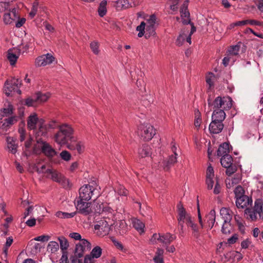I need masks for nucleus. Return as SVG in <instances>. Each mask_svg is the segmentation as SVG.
<instances>
[{"label": "nucleus", "instance_id": "1", "mask_svg": "<svg viewBox=\"0 0 263 263\" xmlns=\"http://www.w3.org/2000/svg\"><path fill=\"white\" fill-rule=\"evenodd\" d=\"M46 131L42 126L39 128V131L36 133V144L33 147V151L35 153L37 154L41 151L46 157H47L50 161L54 163L59 162L58 159H54V157L57 156V152L52 148V147L46 141H45L41 136H45Z\"/></svg>", "mask_w": 263, "mask_h": 263}, {"label": "nucleus", "instance_id": "2", "mask_svg": "<svg viewBox=\"0 0 263 263\" xmlns=\"http://www.w3.org/2000/svg\"><path fill=\"white\" fill-rule=\"evenodd\" d=\"M54 139L60 145H67L70 142L76 141L73 129L68 124H63L59 127V131L54 135Z\"/></svg>", "mask_w": 263, "mask_h": 263}, {"label": "nucleus", "instance_id": "3", "mask_svg": "<svg viewBox=\"0 0 263 263\" xmlns=\"http://www.w3.org/2000/svg\"><path fill=\"white\" fill-rule=\"evenodd\" d=\"M209 106L212 107L213 109H223L227 110L230 109L232 106V99L230 97H217L215 98L213 102H211L210 99H208Z\"/></svg>", "mask_w": 263, "mask_h": 263}, {"label": "nucleus", "instance_id": "4", "mask_svg": "<svg viewBox=\"0 0 263 263\" xmlns=\"http://www.w3.org/2000/svg\"><path fill=\"white\" fill-rule=\"evenodd\" d=\"M22 85V81L19 79L13 78L10 80H7L5 84L4 92L6 95L9 96L12 92H16L21 94L20 88Z\"/></svg>", "mask_w": 263, "mask_h": 263}, {"label": "nucleus", "instance_id": "5", "mask_svg": "<svg viewBox=\"0 0 263 263\" xmlns=\"http://www.w3.org/2000/svg\"><path fill=\"white\" fill-rule=\"evenodd\" d=\"M262 205V200L260 199L256 200L253 208H247L245 210V214L248 216L247 218H250L252 220H255L257 218V214H259L260 218H263Z\"/></svg>", "mask_w": 263, "mask_h": 263}, {"label": "nucleus", "instance_id": "6", "mask_svg": "<svg viewBox=\"0 0 263 263\" xmlns=\"http://www.w3.org/2000/svg\"><path fill=\"white\" fill-rule=\"evenodd\" d=\"M155 134L153 126L149 124H141L138 127V134L144 141L151 140Z\"/></svg>", "mask_w": 263, "mask_h": 263}, {"label": "nucleus", "instance_id": "7", "mask_svg": "<svg viewBox=\"0 0 263 263\" xmlns=\"http://www.w3.org/2000/svg\"><path fill=\"white\" fill-rule=\"evenodd\" d=\"M49 92L42 93L38 91L31 98H28L25 100V104L28 106H34L39 103L46 101L50 97Z\"/></svg>", "mask_w": 263, "mask_h": 263}, {"label": "nucleus", "instance_id": "8", "mask_svg": "<svg viewBox=\"0 0 263 263\" xmlns=\"http://www.w3.org/2000/svg\"><path fill=\"white\" fill-rule=\"evenodd\" d=\"M96 192V190L93 186L89 184L84 185L79 189V197L78 199L88 201Z\"/></svg>", "mask_w": 263, "mask_h": 263}, {"label": "nucleus", "instance_id": "9", "mask_svg": "<svg viewBox=\"0 0 263 263\" xmlns=\"http://www.w3.org/2000/svg\"><path fill=\"white\" fill-rule=\"evenodd\" d=\"M81 199H77L75 202V205L78 213L84 215H88L92 212L90 207L91 202H87Z\"/></svg>", "mask_w": 263, "mask_h": 263}, {"label": "nucleus", "instance_id": "10", "mask_svg": "<svg viewBox=\"0 0 263 263\" xmlns=\"http://www.w3.org/2000/svg\"><path fill=\"white\" fill-rule=\"evenodd\" d=\"M138 0H118L115 2L114 6L117 10L125 9L129 7H135L139 5Z\"/></svg>", "mask_w": 263, "mask_h": 263}, {"label": "nucleus", "instance_id": "11", "mask_svg": "<svg viewBox=\"0 0 263 263\" xmlns=\"http://www.w3.org/2000/svg\"><path fill=\"white\" fill-rule=\"evenodd\" d=\"M109 223V222L106 220V218L104 216L103 219L99 221L98 223L95 226V229L99 231L100 235H106L110 231V226L111 224H110Z\"/></svg>", "mask_w": 263, "mask_h": 263}, {"label": "nucleus", "instance_id": "12", "mask_svg": "<svg viewBox=\"0 0 263 263\" xmlns=\"http://www.w3.org/2000/svg\"><path fill=\"white\" fill-rule=\"evenodd\" d=\"M86 250L83 248L80 245H76V248L74 249V255L71 256L70 258L72 263H83L82 259L80 258L82 257L84 252Z\"/></svg>", "mask_w": 263, "mask_h": 263}, {"label": "nucleus", "instance_id": "13", "mask_svg": "<svg viewBox=\"0 0 263 263\" xmlns=\"http://www.w3.org/2000/svg\"><path fill=\"white\" fill-rule=\"evenodd\" d=\"M54 58L49 53L42 55L37 57L35 62L36 66H44L47 64H50L53 61Z\"/></svg>", "mask_w": 263, "mask_h": 263}, {"label": "nucleus", "instance_id": "14", "mask_svg": "<svg viewBox=\"0 0 263 263\" xmlns=\"http://www.w3.org/2000/svg\"><path fill=\"white\" fill-rule=\"evenodd\" d=\"M95 212L97 213L105 214L107 213L112 217L113 210L107 206H105L103 203H98L96 200L95 201Z\"/></svg>", "mask_w": 263, "mask_h": 263}, {"label": "nucleus", "instance_id": "15", "mask_svg": "<svg viewBox=\"0 0 263 263\" xmlns=\"http://www.w3.org/2000/svg\"><path fill=\"white\" fill-rule=\"evenodd\" d=\"M205 183L208 190L213 189L214 183V172L213 168L211 165L208 167L206 170Z\"/></svg>", "mask_w": 263, "mask_h": 263}, {"label": "nucleus", "instance_id": "16", "mask_svg": "<svg viewBox=\"0 0 263 263\" xmlns=\"http://www.w3.org/2000/svg\"><path fill=\"white\" fill-rule=\"evenodd\" d=\"M252 203V199L248 196H242L236 199V205L238 209H244Z\"/></svg>", "mask_w": 263, "mask_h": 263}, {"label": "nucleus", "instance_id": "17", "mask_svg": "<svg viewBox=\"0 0 263 263\" xmlns=\"http://www.w3.org/2000/svg\"><path fill=\"white\" fill-rule=\"evenodd\" d=\"M224 127L223 122L212 121L209 125V130L211 133L219 134Z\"/></svg>", "mask_w": 263, "mask_h": 263}, {"label": "nucleus", "instance_id": "18", "mask_svg": "<svg viewBox=\"0 0 263 263\" xmlns=\"http://www.w3.org/2000/svg\"><path fill=\"white\" fill-rule=\"evenodd\" d=\"M18 17L17 10L13 8L10 12L5 13L4 15V22L6 24H10L12 22V21L15 20Z\"/></svg>", "mask_w": 263, "mask_h": 263}, {"label": "nucleus", "instance_id": "19", "mask_svg": "<svg viewBox=\"0 0 263 263\" xmlns=\"http://www.w3.org/2000/svg\"><path fill=\"white\" fill-rule=\"evenodd\" d=\"M67 147L70 150H77V151L81 154L84 150V146L81 141H78L76 138V141L70 142L67 145Z\"/></svg>", "mask_w": 263, "mask_h": 263}, {"label": "nucleus", "instance_id": "20", "mask_svg": "<svg viewBox=\"0 0 263 263\" xmlns=\"http://www.w3.org/2000/svg\"><path fill=\"white\" fill-rule=\"evenodd\" d=\"M159 238L160 239V242L165 246H167L175 240L176 238V236L170 233H166L159 235Z\"/></svg>", "mask_w": 263, "mask_h": 263}, {"label": "nucleus", "instance_id": "21", "mask_svg": "<svg viewBox=\"0 0 263 263\" xmlns=\"http://www.w3.org/2000/svg\"><path fill=\"white\" fill-rule=\"evenodd\" d=\"M178 220H185L186 224L191 219L190 215L187 214L182 205H178Z\"/></svg>", "mask_w": 263, "mask_h": 263}, {"label": "nucleus", "instance_id": "22", "mask_svg": "<svg viewBox=\"0 0 263 263\" xmlns=\"http://www.w3.org/2000/svg\"><path fill=\"white\" fill-rule=\"evenodd\" d=\"M226 113L223 109H214L212 116V121L223 122L226 118Z\"/></svg>", "mask_w": 263, "mask_h": 263}, {"label": "nucleus", "instance_id": "23", "mask_svg": "<svg viewBox=\"0 0 263 263\" xmlns=\"http://www.w3.org/2000/svg\"><path fill=\"white\" fill-rule=\"evenodd\" d=\"M220 214L225 222H230L232 219V212L228 208H222Z\"/></svg>", "mask_w": 263, "mask_h": 263}, {"label": "nucleus", "instance_id": "24", "mask_svg": "<svg viewBox=\"0 0 263 263\" xmlns=\"http://www.w3.org/2000/svg\"><path fill=\"white\" fill-rule=\"evenodd\" d=\"M47 174L50 175V177L47 176V177L51 178L53 181L59 182L63 175L58 173L55 170L47 168L46 170Z\"/></svg>", "mask_w": 263, "mask_h": 263}, {"label": "nucleus", "instance_id": "25", "mask_svg": "<svg viewBox=\"0 0 263 263\" xmlns=\"http://www.w3.org/2000/svg\"><path fill=\"white\" fill-rule=\"evenodd\" d=\"M177 162L176 156L172 155L168 158L162 162L163 166L165 171H167Z\"/></svg>", "mask_w": 263, "mask_h": 263}, {"label": "nucleus", "instance_id": "26", "mask_svg": "<svg viewBox=\"0 0 263 263\" xmlns=\"http://www.w3.org/2000/svg\"><path fill=\"white\" fill-rule=\"evenodd\" d=\"M151 147L148 145L144 144L139 148V155L142 158L149 156L151 154Z\"/></svg>", "mask_w": 263, "mask_h": 263}, {"label": "nucleus", "instance_id": "27", "mask_svg": "<svg viewBox=\"0 0 263 263\" xmlns=\"http://www.w3.org/2000/svg\"><path fill=\"white\" fill-rule=\"evenodd\" d=\"M229 147V144L227 142L221 144L217 150V155L221 156L229 155L228 153L230 152Z\"/></svg>", "mask_w": 263, "mask_h": 263}, {"label": "nucleus", "instance_id": "28", "mask_svg": "<svg viewBox=\"0 0 263 263\" xmlns=\"http://www.w3.org/2000/svg\"><path fill=\"white\" fill-rule=\"evenodd\" d=\"M38 121V118L36 114L30 115L27 121V126L29 129H34L36 128V125Z\"/></svg>", "mask_w": 263, "mask_h": 263}, {"label": "nucleus", "instance_id": "29", "mask_svg": "<svg viewBox=\"0 0 263 263\" xmlns=\"http://www.w3.org/2000/svg\"><path fill=\"white\" fill-rule=\"evenodd\" d=\"M233 158L230 155H225L222 156L220 163L223 167H228L232 164Z\"/></svg>", "mask_w": 263, "mask_h": 263}, {"label": "nucleus", "instance_id": "30", "mask_svg": "<svg viewBox=\"0 0 263 263\" xmlns=\"http://www.w3.org/2000/svg\"><path fill=\"white\" fill-rule=\"evenodd\" d=\"M189 1L185 0L181 6L180 12L181 18L190 17V12L188 10Z\"/></svg>", "mask_w": 263, "mask_h": 263}, {"label": "nucleus", "instance_id": "31", "mask_svg": "<svg viewBox=\"0 0 263 263\" xmlns=\"http://www.w3.org/2000/svg\"><path fill=\"white\" fill-rule=\"evenodd\" d=\"M133 227L140 233L144 232L145 225L144 223L139 219H134L133 220Z\"/></svg>", "mask_w": 263, "mask_h": 263}, {"label": "nucleus", "instance_id": "32", "mask_svg": "<svg viewBox=\"0 0 263 263\" xmlns=\"http://www.w3.org/2000/svg\"><path fill=\"white\" fill-rule=\"evenodd\" d=\"M16 121L15 117H11L5 120V122L0 127L1 129L7 130V128Z\"/></svg>", "mask_w": 263, "mask_h": 263}, {"label": "nucleus", "instance_id": "33", "mask_svg": "<svg viewBox=\"0 0 263 263\" xmlns=\"http://www.w3.org/2000/svg\"><path fill=\"white\" fill-rule=\"evenodd\" d=\"M106 1L104 0L100 3L98 10L100 16L103 17L106 14Z\"/></svg>", "mask_w": 263, "mask_h": 263}, {"label": "nucleus", "instance_id": "34", "mask_svg": "<svg viewBox=\"0 0 263 263\" xmlns=\"http://www.w3.org/2000/svg\"><path fill=\"white\" fill-rule=\"evenodd\" d=\"M76 214V212L67 213L62 211H58L56 213L55 216L60 218H71L73 217Z\"/></svg>", "mask_w": 263, "mask_h": 263}, {"label": "nucleus", "instance_id": "35", "mask_svg": "<svg viewBox=\"0 0 263 263\" xmlns=\"http://www.w3.org/2000/svg\"><path fill=\"white\" fill-rule=\"evenodd\" d=\"M18 55H16V52H13L12 50H9L7 54V58L9 61L10 64L13 65L15 64Z\"/></svg>", "mask_w": 263, "mask_h": 263}, {"label": "nucleus", "instance_id": "36", "mask_svg": "<svg viewBox=\"0 0 263 263\" xmlns=\"http://www.w3.org/2000/svg\"><path fill=\"white\" fill-rule=\"evenodd\" d=\"M60 242V248L62 251H66L69 247V243L67 239L63 236H61L58 238Z\"/></svg>", "mask_w": 263, "mask_h": 263}, {"label": "nucleus", "instance_id": "37", "mask_svg": "<svg viewBox=\"0 0 263 263\" xmlns=\"http://www.w3.org/2000/svg\"><path fill=\"white\" fill-rule=\"evenodd\" d=\"M7 141L8 143V148L9 151L13 154H15L16 152V145L15 144V142L13 139L10 137L7 138Z\"/></svg>", "mask_w": 263, "mask_h": 263}, {"label": "nucleus", "instance_id": "38", "mask_svg": "<svg viewBox=\"0 0 263 263\" xmlns=\"http://www.w3.org/2000/svg\"><path fill=\"white\" fill-rule=\"evenodd\" d=\"M241 45L242 43L241 42H239L237 45L231 46L228 50L229 54L231 55H237Z\"/></svg>", "mask_w": 263, "mask_h": 263}, {"label": "nucleus", "instance_id": "39", "mask_svg": "<svg viewBox=\"0 0 263 263\" xmlns=\"http://www.w3.org/2000/svg\"><path fill=\"white\" fill-rule=\"evenodd\" d=\"M59 245L58 242L52 241H50L47 247V249L51 253H54L59 250Z\"/></svg>", "mask_w": 263, "mask_h": 263}, {"label": "nucleus", "instance_id": "40", "mask_svg": "<svg viewBox=\"0 0 263 263\" xmlns=\"http://www.w3.org/2000/svg\"><path fill=\"white\" fill-rule=\"evenodd\" d=\"M234 193H235L236 199H237V198H239V197L246 196L244 195L245 190L243 189V187L240 185L237 186L235 189Z\"/></svg>", "mask_w": 263, "mask_h": 263}, {"label": "nucleus", "instance_id": "41", "mask_svg": "<svg viewBox=\"0 0 263 263\" xmlns=\"http://www.w3.org/2000/svg\"><path fill=\"white\" fill-rule=\"evenodd\" d=\"M90 254H91L95 258H98L102 254V249L99 246H96L93 248L90 252Z\"/></svg>", "mask_w": 263, "mask_h": 263}, {"label": "nucleus", "instance_id": "42", "mask_svg": "<svg viewBox=\"0 0 263 263\" xmlns=\"http://www.w3.org/2000/svg\"><path fill=\"white\" fill-rule=\"evenodd\" d=\"M146 33L145 35V38L147 39L151 36H153L155 34V26H146Z\"/></svg>", "mask_w": 263, "mask_h": 263}, {"label": "nucleus", "instance_id": "43", "mask_svg": "<svg viewBox=\"0 0 263 263\" xmlns=\"http://www.w3.org/2000/svg\"><path fill=\"white\" fill-rule=\"evenodd\" d=\"M58 183L61 184L63 187L65 189H69L71 185L69 180L66 178L63 175L62 176Z\"/></svg>", "mask_w": 263, "mask_h": 263}, {"label": "nucleus", "instance_id": "44", "mask_svg": "<svg viewBox=\"0 0 263 263\" xmlns=\"http://www.w3.org/2000/svg\"><path fill=\"white\" fill-rule=\"evenodd\" d=\"M90 47L94 54H98L99 53V43L98 42L93 41L91 42V43L90 44Z\"/></svg>", "mask_w": 263, "mask_h": 263}, {"label": "nucleus", "instance_id": "45", "mask_svg": "<svg viewBox=\"0 0 263 263\" xmlns=\"http://www.w3.org/2000/svg\"><path fill=\"white\" fill-rule=\"evenodd\" d=\"M231 229L232 228L230 222H224L221 229L222 233L225 234H229L231 232Z\"/></svg>", "mask_w": 263, "mask_h": 263}, {"label": "nucleus", "instance_id": "46", "mask_svg": "<svg viewBox=\"0 0 263 263\" xmlns=\"http://www.w3.org/2000/svg\"><path fill=\"white\" fill-rule=\"evenodd\" d=\"M61 158L66 161H69L71 158V154L67 151H63L60 154Z\"/></svg>", "mask_w": 263, "mask_h": 263}, {"label": "nucleus", "instance_id": "47", "mask_svg": "<svg viewBox=\"0 0 263 263\" xmlns=\"http://www.w3.org/2000/svg\"><path fill=\"white\" fill-rule=\"evenodd\" d=\"M156 17L154 15H151L146 20L145 26H155Z\"/></svg>", "mask_w": 263, "mask_h": 263}, {"label": "nucleus", "instance_id": "48", "mask_svg": "<svg viewBox=\"0 0 263 263\" xmlns=\"http://www.w3.org/2000/svg\"><path fill=\"white\" fill-rule=\"evenodd\" d=\"M80 241L77 245H80L83 248L86 250H89L90 248V243L85 239H81Z\"/></svg>", "mask_w": 263, "mask_h": 263}, {"label": "nucleus", "instance_id": "49", "mask_svg": "<svg viewBox=\"0 0 263 263\" xmlns=\"http://www.w3.org/2000/svg\"><path fill=\"white\" fill-rule=\"evenodd\" d=\"M13 107L11 104H9L7 108H5L2 111L5 116H9L13 114Z\"/></svg>", "mask_w": 263, "mask_h": 263}, {"label": "nucleus", "instance_id": "50", "mask_svg": "<svg viewBox=\"0 0 263 263\" xmlns=\"http://www.w3.org/2000/svg\"><path fill=\"white\" fill-rule=\"evenodd\" d=\"M226 168H227L226 173L228 176H230L231 175L234 173L237 170L236 166L235 165L233 164Z\"/></svg>", "mask_w": 263, "mask_h": 263}, {"label": "nucleus", "instance_id": "51", "mask_svg": "<svg viewBox=\"0 0 263 263\" xmlns=\"http://www.w3.org/2000/svg\"><path fill=\"white\" fill-rule=\"evenodd\" d=\"M214 74L212 73H210L206 77V82L209 85V88H212L214 86L213 81Z\"/></svg>", "mask_w": 263, "mask_h": 263}, {"label": "nucleus", "instance_id": "52", "mask_svg": "<svg viewBox=\"0 0 263 263\" xmlns=\"http://www.w3.org/2000/svg\"><path fill=\"white\" fill-rule=\"evenodd\" d=\"M201 122V118L200 117V113L198 110L195 112V126L197 127H199L200 125Z\"/></svg>", "mask_w": 263, "mask_h": 263}, {"label": "nucleus", "instance_id": "53", "mask_svg": "<svg viewBox=\"0 0 263 263\" xmlns=\"http://www.w3.org/2000/svg\"><path fill=\"white\" fill-rule=\"evenodd\" d=\"M179 0H169V3H171V5L170 6V9L174 11H177L178 10V7L177 4L178 3Z\"/></svg>", "mask_w": 263, "mask_h": 263}, {"label": "nucleus", "instance_id": "54", "mask_svg": "<svg viewBox=\"0 0 263 263\" xmlns=\"http://www.w3.org/2000/svg\"><path fill=\"white\" fill-rule=\"evenodd\" d=\"M95 258L91 255H86L84 257V263H95Z\"/></svg>", "mask_w": 263, "mask_h": 263}, {"label": "nucleus", "instance_id": "55", "mask_svg": "<svg viewBox=\"0 0 263 263\" xmlns=\"http://www.w3.org/2000/svg\"><path fill=\"white\" fill-rule=\"evenodd\" d=\"M216 212L214 210H211L209 213L206 216V220L211 221V220L215 219Z\"/></svg>", "mask_w": 263, "mask_h": 263}, {"label": "nucleus", "instance_id": "56", "mask_svg": "<svg viewBox=\"0 0 263 263\" xmlns=\"http://www.w3.org/2000/svg\"><path fill=\"white\" fill-rule=\"evenodd\" d=\"M186 224L188 227H190L195 233H198V226L197 224H194L191 219L186 223Z\"/></svg>", "mask_w": 263, "mask_h": 263}, {"label": "nucleus", "instance_id": "57", "mask_svg": "<svg viewBox=\"0 0 263 263\" xmlns=\"http://www.w3.org/2000/svg\"><path fill=\"white\" fill-rule=\"evenodd\" d=\"M50 236L48 235H41L34 238V240L40 241H46L49 240Z\"/></svg>", "mask_w": 263, "mask_h": 263}, {"label": "nucleus", "instance_id": "58", "mask_svg": "<svg viewBox=\"0 0 263 263\" xmlns=\"http://www.w3.org/2000/svg\"><path fill=\"white\" fill-rule=\"evenodd\" d=\"M216 184L214 189V193L215 194H218L220 192V185L219 183L218 180L216 178Z\"/></svg>", "mask_w": 263, "mask_h": 263}, {"label": "nucleus", "instance_id": "59", "mask_svg": "<svg viewBox=\"0 0 263 263\" xmlns=\"http://www.w3.org/2000/svg\"><path fill=\"white\" fill-rule=\"evenodd\" d=\"M46 166L45 165H43L40 167H36V171L39 174H47L46 172Z\"/></svg>", "mask_w": 263, "mask_h": 263}, {"label": "nucleus", "instance_id": "60", "mask_svg": "<svg viewBox=\"0 0 263 263\" xmlns=\"http://www.w3.org/2000/svg\"><path fill=\"white\" fill-rule=\"evenodd\" d=\"M238 239V236L237 234L233 235L231 237L228 239V243L229 245L234 244L236 242Z\"/></svg>", "mask_w": 263, "mask_h": 263}, {"label": "nucleus", "instance_id": "61", "mask_svg": "<svg viewBox=\"0 0 263 263\" xmlns=\"http://www.w3.org/2000/svg\"><path fill=\"white\" fill-rule=\"evenodd\" d=\"M13 242V238L12 237H9L6 239V242L5 243V247L6 249L5 250V252H6V251L8 250V248L10 247V246L12 245Z\"/></svg>", "mask_w": 263, "mask_h": 263}, {"label": "nucleus", "instance_id": "62", "mask_svg": "<svg viewBox=\"0 0 263 263\" xmlns=\"http://www.w3.org/2000/svg\"><path fill=\"white\" fill-rule=\"evenodd\" d=\"M69 237H70L71 238H73L75 240H81V235L76 232H73L69 234Z\"/></svg>", "mask_w": 263, "mask_h": 263}, {"label": "nucleus", "instance_id": "63", "mask_svg": "<svg viewBox=\"0 0 263 263\" xmlns=\"http://www.w3.org/2000/svg\"><path fill=\"white\" fill-rule=\"evenodd\" d=\"M251 243V241L248 239L242 241L241 243V247L242 249H247Z\"/></svg>", "mask_w": 263, "mask_h": 263}, {"label": "nucleus", "instance_id": "64", "mask_svg": "<svg viewBox=\"0 0 263 263\" xmlns=\"http://www.w3.org/2000/svg\"><path fill=\"white\" fill-rule=\"evenodd\" d=\"M258 9L263 12V0H256Z\"/></svg>", "mask_w": 263, "mask_h": 263}]
</instances>
